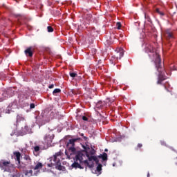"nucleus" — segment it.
<instances>
[{"instance_id": "obj_1", "label": "nucleus", "mask_w": 177, "mask_h": 177, "mask_svg": "<svg viewBox=\"0 0 177 177\" xmlns=\"http://www.w3.org/2000/svg\"><path fill=\"white\" fill-rule=\"evenodd\" d=\"M145 53L148 54L150 59H152V62H154L155 66L159 73V80L158 84H161V81L167 80V77L162 76V68L161 67V58L158 55V53L156 51L153 44L151 43H147L145 48Z\"/></svg>"}, {"instance_id": "obj_2", "label": "nucleus", "mask_w": 177, "mask_h": 177, "mask_svg": "<svg viewBox=\"0 0 177 177\" xmlns=\"http://www.w3.org/2000/svg\"><path fill=\"white\" fill-rule=\"evenodd\" d=\"M60 152H58L57 153H55V155H54L53 157L50 158V161L51 162V164H48V167H53V165H55V164H57L56 165V169H59V171H64V167L59 165V163L60 162V158L59 157H60Z\"/></svg>"}, {"instance_id": "obj_3", "label": "nucleus", "mask_w": 177, "mask_h": 177, "mask_svg": "<svg viewBox=\"0 0 177 177\" xmlns=\"http://www.w3.org/2000/svg\"><path fill=\"white\" fill-rule=\"evenodd\" d=\"M84 157L85 156L82 152H78L75 156V161L72 164L73 168H82L81 167L82 162H84Z\"/></svg>"}, {"instance_id": "obj_4", "label": "nucleus", "mask_w": 177, "mask_h": 177, "mask_svg": "<svg viewBox=\"0 0 177 177\" xmlns=\"http://www.w3.org/2000/svg\"><path fill=\"white\" fill-rule=\"evenodd\" d=\"M0 168L3 171L10 172V169H13V165L10 163V161L1 160H0Z\"/></svg>"}, {"instance_id": "obj_5", "label": "nucleus", "mask_w": 177, "mask_h": 177, "mask_svg": "<svg viewBox=\"0 0 177 177\" xmlns=\"http://www.w3.org/2000/svg\"><path fill=\"white\" fill-rule=\"evenodd\" d=\"M88 160H84L83 162L84 164H86L89 168H93L95 163H93V161L95 162V164H99V158L97 156H91V157L87 158Z\"/></svg>"}, {"instance_id": "obj_6", "label": "nucleus", "mask_w": 177, "mask_h": 177, "mask_svg": "<svg viewBox=\"0 0 177 177\" xmlns=\"http://www.w3.org/2000/svg\"><path fill=\"white\" fill-rule=\"evenodd\" d=\"M80 138H73L69 140V141L67 143V147L69 150V151H71V154H74V153H75V142H77V140H80Z\"/></svg>"}, {"instance_id": "obj_7", "label": "nucleus", "mask_w": 177, "mask_h": 177, "mask_svg": "<svg viewBox=\"0 0 177 177\" xmlns=\"http://www.w3.org/2000/svg\"><path fill=\"white\" fill-rule=\"evenodd\" d=\"M116 55L115 56L112 57V62H114L115 63V59L114 60L113 59L116 58V60H118V59H121L122 56H124V49L122 48H118L116 50Z\"/></svg>"}, {"instance_id": "obj_8", "label": "nucleus", "mask_w": 177, "mask_h": 177, "mask_svg": "<svg viewBox=\"0 0 177 177\" xmlns=\"http://www.w3.org/2000/svg\"><path fill=\"white\" fill-rule=\"evenodd\" d=\"M53 138H55L53 134H46L44 136V143L47 145L48 147L51 146L52 142H53Z\"/></svg>"}, {"instance_id": "obj_9", "label": "nucleus", "mask_w": 177, "mask_h": 177, "mask_svg": "<svg viewBox=\"0 0 177 177\" xmlns=\"http://www.w3.org/2000/svg\"><path fill=\"white\" fill-rule=\"evenodd\" d=\"M96 153V151L93 149V148H87L86 149V156L87 158L93 156Z\"/></svg>"}, {"instance_id": "obj_10", "label": "nucleus", "mask_w": 177, "mask_h": 177, "mask_svg": "<svg viewBox=\"0 0 177 177\" xmlns=\"http://www.w3.org/2000/svg\"><path fill=\"white\" fill-rule=\"evenodd\" d=\"M42 167H44L42 163L38 162L35 165V167L33 168L34 171H36V172L34 174V175H35L37 176L38 175V174H39V169H41V168H42Z\"/></svg>"}, {"instance_id": "obj_11", "label": "nucleus", "mask_w": 177, "mask_h": 177, "mask_svg": "<svg viewBox=\"0 0 177 177\" xmlns=\"http://www.w3.org/2000/svg\"><path fill=\"white\" fill-rule=\"evenodd\" d=\"M21 157V153L19 151L14 152V158L17 161V164H20V158Z\"/></svg>"}, {"instance_id": "obj_12", "label": "nucleus", "mask_w": 177, "mask_h": 177, "mask_svg": "<svg viewBox=\"0 0 177 177\" xmlns=\"http://www.w3.org/2000/svg\"><path fill=\"white\" fill-rule=\"evenodd\" d=\"M25 53L26 55H28V56L31 57L32 56V51H31V48H28V49H26L25 50Z\"/></svg>"}, {"instance_id": "obj_13", "label": "nucleus", "mask_w": 177, "mask_h": 177, "mask_svg": "<svg viewBox=\"0 0 177 177\" xmlns=\"http://www.w3.org/2000/svg\"><path fill=\"white\" fill-rule=\"evenodd\" d=\"M165 37L167 38V39H171V38H173V35L171 32H166Z\"/></svg>"}, {"instance_id": "obj_14", "label": "nucleus", "mask_w": 177, "mask_h": 177, "mask_svg": "<svg viewBox=\"0 0 177 177\" xmlns=\"http://www.w3.org/2000/svg\"><path fill=\"white\" fill-rule=\"evenodd\" d=\"M104 105V102L99 101L96 104V107L97 109H102Z\"/></svg>"}, {"instance_id": "obj_15", "label": "nucleus", "mask_w": 177, "mask_h": 177, "mask_svg": "<svg viewBox=\"0 0 177 177\" xmlns=\"http://www.w3.org/2000/svg\"><path fill=\"white\" fill-rule=\"evenodd\" d=\"M20 121H24V117H23V115H18L17 116V122H20Z\"/></svg>"}, {"instance_id": "obj_16", "label": "nucleus", "mask_w": 177, "mask_h": 177, "mask_svg": "<svg viewBox=\"0 0 177 177\" xmlns=\"http://www.w3.org/2000/svg\"><path fill=\"white\" fill-rule=\"evenodd\" d=\"M100 158H102L103 161H106L107 160V153H104L103 155L99 156Z\"/></svg>"}, {"instance_id": "obj_17", "label": "nucleus", "mask_w": 177, "mask_h": 177, "mask_svg": "<svg viewBox=\"0 0 177 177\" xmlns=\"http://www.w3.org/2000/svg\"><path fill=\"white\" fill-rule=\"evenodd\" d=\"M24 160H26L28 162V164L31 163V158H30V156L25 155Z\"/></svg>"}, {"instance_id": "obj_18", "label": "nucleus", "mask_w": 177, "mask_h": 177, "mask_svg": "<svg viewBox=\"0 0 177 177\" xmlns=\"http://www.w3.org/2000/svg\"><path fill=\"white\" fill-rule=\"evenodd\" d=\"M3 95L4 96V98H0V102H3V100H5V99H6L7 97H10V95H8L6 92H4Z\"/></svg>"}, {"instance_id": "obj_19", "label": "nucleus", "mask_w": 177, "mask_h": 177, "mask_svg": "<svg viewBox=\"0 0 177 177\" xmlns=\"http://www.w3.org/2000/svg\"><path fill=\"white\" fill-rule=\"evenodd\" d=\"M26 176H32V170L26 171L25 173Z\"/></svg>"}, {"instance_id": "obj_20", "label": "nucleus", "mask_w": 177, "mask_h": 177, "mask_svg": "<svg viewBox=\"0 0 177 177\" xmlns=\"http://www.w3.org/2000/svg\"><path fill=\"white\" fill-rule=\"evenodd\" d=\"M39 146H35L34 147V153H38L40 150Z\"/></svg>"}, {"instance_id": "obj_21", "label": "nucleus", "mask_w": 177, "mask_h": 177, "mask_svg": "<svg viewBox=\"0 0 177 177\" xmlns=\"http://www.w3.org/2000/svg\"><path fill=\"white\" fill-rule=\"evenodd\" d=\"M96 171H97V172L100 174V171H102V165L101 164L97 165Z\"/></svg>"}, {"instance_id": "obj_22", "label": "nucleus", "mask_w": 177, "mask_h": 177, "mask_svg": "<svg viewBox=\"0 0 177 177\" xmlns=\"http://www.w3.org/2000/svg\"><path fill=\"white\" fill-rule=\"evenodd\" d=\"M60 92V88H55L53 92V94L56 95V93H59Z\"/></svg>"}, {"instance_id": "obj_23", "label": "nucleus", "mask_w": 177, "mask_h": 177, "mask_svg": "<svg viewBox=\"0 0 177 177\" xmlns=\"http://www.w3.org/2000/svg\"><path fill=\"white\" fill-rule=\"evenodd\" d=\"M10 111H12V109L10 108V106H8L7 109H6L5 113H6L7 114H10Z\"/></svg>"}, {"instance_id": "obj_24", "label": "nucleus", "mask_w": 177, "mask_h": 177, "mask_svg": "<svg viewBox=\"0 0 177 177\" xmlns=\"http://www.w3.org/2000/svg\"><path fill=\"white\" fill-rule=\"evenodd\" d=\"M47 30L48 32H53V28L52 26H48Z\"/></svg>"}, {"instance_id": "obj_25", "label": "nucleus", "mask_w": 177, "mask_h": 177, "mask_svg": "<svg viewBox=\"0 0 177 177\" xmlns=\"http://www.w3.org/2000/svg\"><path fill=\"white\" fill-rule=\"evenodd\" d=\"M70 76L72 78H75V77H77V73H70Z\"/></svg>"}, {"instance_id": "obj_26", "label": "nucleus", "mask_w": 177, "mask_h": 177, "mask_svg": "<svg viewBox=\"0 0 177 177\" xmlns=\"http://www.w3.org/2000/svg\"><path fill=\"white\" fill-rule=\"evenodd\" d=\"M116 27H117L118 30H120V28H121V23L118 22L116 24Z\"/></svg>"}, {"instance_id": "obj_27", "label": "nucleus", "mask_w": 177, "mask_h": 177, "mask_svg": "<svg viewBox=\"0 0 177 177\" xmlns=\"http://www.w3.org/2000/svg\"><path fill=\"white\" fill-rule=\"evenodd\" d=\"M30 109H35V104H30Z\"/></svg>"}, {"instance_id": "obj_28", "label": "nucleus", "mask_w": 177, "mask_h": 177, "mask_svg": "<svg viewBox=\"0 0 177 177\" xmlns=\"http://www.w3.org/2000/svg\"><path fill=\"white\" fill-rule=\"evenodd\" d=\"M82 120H83L84 121H88V118H86V116H83V117H82Z\"/></svg>"}, {"instance_id": "obj_29", "label": "nucleus", "mask_w": 177, "mask_h": 177, "mask_svg": "<svg viewBox=\"0 0 177 177\" xmlns=\"http://www.w3.org/2000/svg\"><path fill=\"white\" fill-rule=\"evenodd\" d=\"M53 84H51V85H50L49 86H48V88H50V89H52L53 88Z\"/></svg>"}, {"instance_id": "obj_30", "label": "nucleus", "mask_w": 177, "mask_h": 177, "mask_svg": "<svg viewBox=\"0 0 177 177\" xmlns=\"http://www.w3.org/2000/svg\"><path fill=\"white\" fill-rule=\"evenodd\" d=\"M92 52H93V53H96V49L93 48V49H92Z\"/></svg>"}, {"instance_id": "obj_31", "label": "nucleus", "mask_w": 177, "mask_h": 177, "mask_svg": "<svg viewBox=\"0 0 177 177\" xmlns=\"http://www.w3.org/2000/svg\"><path fill=\"white\" fill-rule=\"evenodd\" d=\"M142 144H138V147H142Z\"/></svg>"}, {"instance_id": "obj_32", "label": "nucleus", "mask_w": 177, "mask_h": 177, "mask_svg": "<svg viewBox=\"0 0 177 177\" xmlns=\"http://www.w3.org/2000/svg\"><path fill=\"white\" fill-rule=\"evenodd\" d=\"M171 70L175 71V70H176V68L174 67L173 68H171Z\"/></svg>"}, {"instance_id": "obj_33", "label": "nucleus", "mask_w": 177, "mask_h": 177, "mask_svg": "<svg viewBox=\"0 0 177 177\" xmlns=\"http://www.w3.org/2000/svg\"><path fill=\"white\" fill-rule=\"evenodd\" d=\"M147 177H150V173H148Z\"/></svg>"}, {"instance_id": "obj_34", "label": "nucleus", "mask_w": 177, "mask_h": 177, "mask_svg": "<svg viewBox=\"0 0 177 177\" xmlns=\"http://www.w3.org/2000/svg\"><path fill=\"white\" fill-rule=\"evenodd\" d=\"M10 176H11V177H16V176H12V175H11Z\"/></svg>"}, {"instance_id": "obj_35", "label": "nucleus", "mask_w": 177, "mask_h": 177, "mask_svg": "<svg viewBox=\"0 0 177 177\" xmlns=\"http://www.w3.org/2000/svg\"><path fill=\"white\" fill-rule=\"evenodd\" d=\"M160 15H162V16H163V15H164V14H162V13H160Z\"/></svg>"}, {"instance_id": "obj_36", "label": "nucleus", "mask_w": 177, "mask_h": 177, "mask_svg": "<svg viewBox=\"0 0 177 177\" xmlns=\"http://www.w3.org/2000/svg\"><path fill=\"white\" fill-rule=\"evenodd\" d=\"M105 151H107V149H105Z\"/></svg>"}]
</instances>
